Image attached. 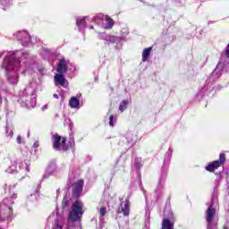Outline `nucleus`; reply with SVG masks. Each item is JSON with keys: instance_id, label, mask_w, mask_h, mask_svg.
<instances>
[{"instance_id": "1", "label": "nucleus", "mask_w": 229, "mask_h": 229, "mask_svg": "<svg viewBox=\"0 0 229 229\" xmlns=\"http://www.w3.org/2000/svg\"><path fill=\"white\" fill-rule=\"evenodd\" d=\"M83 217V202L75 200L72 205V209L69 213L68 219L76 223V221H81Z\"/></svg>"}, {"instance_id": "2", "label": "nucleus", "mask_w": 229, "mask_h": 229, "mask_svg": "<svg viewBox=\"0 0 229 229\" xmlns=\"http://www.w3.org/2000/svg\"><path fill=\"white\" fill-rule=\"evenodd\" d=\"M52 140L53 148L55 149V151H69L71 149V145L67 144V139L65 137L54 134Z\"/></svg>"}, {"instance_id": "3", "label": "nucleus", "mask_w": 229, "mask_h": 229, "mask_svg": "<svg viewBox=\"0 0 229 229\" xmlns=\"http://www.w3.org/2000/svg\"><path fill=\"white\" fill-rule=\"evenodd\" d=\"M83 187H85V180L79 179L72 184V196L78 199L83 193Z\"/></svg>"}, {"instance_id": "4", "label": "nucleus", "mask_w": 229, "mask_h": 229, "mask_svg": "<svg viewBox=\"0 0 229 229\" xmlns=\"http://www.w3.org/2000/svg\"><path fill=\"white\" fill-rule=\"evenodd\" d=\"M225 162H226V155H225V153H221L218 160L208 163V165L206 166V171H208V173H214V171H216V169H219V167H221Z\"/></svg>"}, {"instance_id": "5", "label": "nucleus", "mask_w": 229, "mask_h": 229, "mask_svg": "<svg viewBox=\"0 0 229 229\" xmlns=\"http://www.w3.org/2000/svg\"><path fill=\"white\" fill-rule=\"evenodd\" d=\"M117 214H123L125 217L130 216V199H126L125 201L121 202L120 208L117 209Z\"/></svg>"}, {"instance_id": "6", "label": "nucleus", "mask_w": 229, "mask_h": 229, "mask_svg": "<svg viewBox=\"0 0 229 229\" xmlns=\"http://www.w3.org/2000/svg\"><path fill=\"white\" fill-rule=\"evenodd\" d=\"M68 64L69 63L67 62V60H65V58L59 60V63L56 67V72H58V74L67 73V71H69L68 66H67Z\"/></svg>"}, {"instance_id": "7", "label": "nucleus", "mask_w": 229, "mask_h": 229, "mask_svg": "<svg viewBox=\"0 0 229 229\" xmlns=\"http://www.w3.org/2000/svg\"><path fill=\"white\" fill-rule=\"evenodd\" d=\"M213 207L214 205L211 204L206 212V221L208 227L212 225V219H214V216H216V208Z\"/></svg>"}, {"instance_id": "8", "label": "nucleus", "mask_w": 229, "mask_h": 229, "mask_svg": "<svg viewBox=\"0 0 229 229\" xmlns=\"http://www.w3.org/2000/svg\"><path fill=\"white\" fill-rule=\"evenodd\" d=\"M54 78L55 85H61V87H67L69 82L65 80L64 73H56Z\"/></svg>"}, {"instance_id": "9", "label": "nucleus", "mask_w": 229, "mask_h": 229, "mask_svg": "<svg viewBox=\"0 0 229 229\" xmlns=\"http://www.w3.org/2000/svg\"><path fill=\"white\" fill-rule=\"evenodd\" d=\"M161 229H174V221L169 218H164Z\"/></svg>"}, {"instance_id": "10", "label": "nucleus", "mask_w": 229, "mask_h": 229, "mask_svg": "<svg viewBox=\"0 0 229 229\" xmlns=\"http://www.w3.org/2000/svg\"><path fill=\"white\" fill-rule=\"evenodd\" d=\"M69 106L71 108H80V98L77 97H72L69 100Z\"/></svg>"}, {"instance_id": "11", "label": "nucleus", "mask_w": 229, "mask_h": 229, "mask_svg": "<svg viewBox=\"0 0 229 229\" xmlns=\"http://www.w3.org/2000/svg\"><path fill=\"white\" fill-rule=\"evenodd\" d=\"M151 51H153V47H147L142 52V62H148V58L151 55Z\"/></svg>"}, {"instance_id": "12", "label": "nucleus", "mask_w": 229, "mask_h": 229, "mask_svg": "<svg viewBox=\"0 0 229 229\" xmlns=\"http://www.w3.org/2000/svg\"><path fill=\"white\" fill-rule=\"evenodd\" d=\"M106 21L107 25L106 26L105 30H112V28H114V24H115L114 20L110 16H106Z\"/></svg>"}, {"instance_id": "13", "label": "nucleus", "mask_w": 229, "mask_h": 229, "mask_svg": "<svg viewBox=\"0 0 229 229\" xmlns=\"http://www.w3.org/2000/svg\"><path fill=\"white\" fill-rule=\"evenodd\" d=\"M130 102H128V100H123L121 103H120V106H119V110L120 112H124V110H126V108H128V104Z\"/></svg>"}, {"instance_id": "14", "label": "nucleus", "mask_w": 229, "mask_h": 229, "mask_svg": "<svg viewBox=\"0 0 229 229\" xmlns=\"http://www.w3.org/2000/svg\"><path fill=\"white\" fill-rule=\"evenodd\" d=\"M134 166L136 169H140L142 167V158L136 157L134 160Z\"/></svg>"}, {"instance_id": "15", "label": "nucleus", "mask_w": 229, "mask_h": 229, "mask_svg": "<svg viewBox=\"0 0 229 229\" xmlns=\"http://www.w3.org/2000/svg\"><path fill=\"white\" fill-rule=\"evenodd\" d=\"M6 219H10V214L4 212L0 214V223L6 221Z\"/></svg>"}, {"instance_id": "16", "label": "nucleus", "mask_w": 229, "mask_h": 229, "mask_svg": "<svg viewBox=\"0 0 229 229\" xmlns=\"http://www.w3.org/2000/svg\"><path fill=\"white\" fill-rule=\"evenodd\" d=\"M63 208H67L69 207V199L64 198L62 201Z\"/></svg>"}, {"instance_id": "17", "label": "nucleus", "mask_w": 229, "mask_h": 229, "mask_svg": "<svg viewBox=\"0 0 229 229\" xmlns=\"http://www.w3.org/2000/svg\"><path fill=\"white\" fill-rule=\"evenodd\" d=\"M21 64V61L19 59L15 60L14 62L12 61V59L9 60V66L14 65V67H18V65Z\"/></svg>"}, {"instance_id": "18", "label": "nucleus", "mask_w": 229, "mask_h": 229, "mask_svg": "<svg viewBox=\"0 0 229 229\" xmlns=\"http://www.w3.org/2000/svg\"><path fill=\"white\" fill-rule=\"evenodd\" d=\"M100 216H102V217H105V216H106V208L105 207H102L100 208Z\"/></svg>"}, {"instance_id": "19", "label": "nucleus", "mask_w": 229, "mask_h": 229, "mask_svg": "<svg viewBox=\"0 0 229 229\" xmlns=\"http://www.w3.org/2000/svg\"><path fill=\"white\" fill-rule=\"evenodd\" d=\"M13 77H9L8 78V81L9 83H12L13 85L17 83L19 81V80L17 79V77L14 78V81H12Z\"/></svg>"}, {"instance_id": "20", "label": "nucleus", "mask_w": 229, "mask_h": 229, "mask_svg": "<svg viewBox=\"0 0 229 229\" xmlns=\"http://www.w3.org/2000/svg\"><path fill=\"white\" fill-rule=\"evenodd\" d=\"M109 125L114 127V114L109 116Z\"/></svg>"}, {"instance_id": "21", "label": "nucleus", "mask_w": 229, "mask_h": 229, "mask_svg": "<svg viewBox=\"0 0 229 229\" xmlns=\"http://www.w3.org/2000/svg\"><path fill=\"white\" fill-rule=\"evenodd\" d=\"M86 22L87 21H85V19H81V20L77 21L78 26H81L83 24H86Z\"/></svg>"}, {"instance_id": "22", "label": "nucleus", "mask_w": 229, "mask_h": 229, "mask_svg": "<svg viewBox=\"0 0 229 229\" xmlns=\"http://www.w3.org/2000/svg\"><path fill=\"white\" fill-rule=\"evenodd\" d=\"M13 132L12 131H10V132H9L8 127H5V135H6V137H10V135H13Z\"/></svg>"}, {"instance_id": "23", "label": "nucleus", "mask_w": 229, "mask_h": 229, "mask_svg": "<svg viewBox=\"0 0 229 229\" xmlns=\"http://www.w3.org/2000/svg\"><path fill=\"white\" fill-rule=\"evenodd\" d=\"M107 40H109L110 42H115L117 40V38L111 36L110 38H107Z\"/></svg>"}, {"instance_id": "24", "label": "nucleus", "mask_w": 229, "mask_h": 229, "mask_svg": "<svg viewBox=\"0 0 229 229\" xmlns=\"http://www.w3.org/2000/svg\"><path fill=\"white\" fill-rule=\"evenodd\" d=\"M16 140H17L18 144H22V137L18 136Z\"/></svg>"}, {"instance_id": "25", "label": "nucleus", "mask_w": 229, "mask_h": 229, "mask_svg": "<svg viewBox=\"0 0 229 229\" xmlns=\"http://www.w3.org/2000/svg\"><path fill=\"white\" fill-rule=\"evenodd\" d=\"M38 146H40V143H39L38 141H36V142L33 144L34 149H37V148H38Z\"/></svg>"}, {"instance_id": "26", "label": "nucleus", "mask_w": 229, "mask_h": 229, "mask_svg": "<svg viewBox=\"0 0 229 229\" xmlns=\"http://www.w3.org/2000/svg\"><path fill=\"white\" fill-rule=\"evenodd\" d=\"M25 170L30 173V165L26 164Z\"/></svg>"}, {"instance_id": "27", "label": "nucleus", "mask_w": 229, "mask_h": 229, "mask_svg": "<svg viewBox=\"0 0 229 229\" xmlns=\"http://www.w3.org/2000/svg\"><path fill=\"white\" fill-rule=\"evenodd\" d=\"M54 98H58V95L55 94V95H54Z\"/></svg>"}, {"instance_id": "28", "label": "nucleus", "mask_w": 229, "mask_h": 229, "mask_svg": "<svg viewBox=\"0 0 229 229\" xmlns=\"http://www.w3.org/2000/svg\"><path fill=\"white\" fill-rule=\"evenodd\" d=\"M224 229H228V227H226V226H224Z\"/></svg>"}, {"instance_id": "29", "label": "nucleus", "mask_w": 229, "mask_h": 229, "mask_svg": "<svg viewBox=\"0 0 229 229\" xmlns=\"http://www.w3.org/2000/svg\"><path fill=\"white\" fill-rule=\"evenodd\" d=\"M8 213H10V210H7Z\"/></svg>"}]
</instances>
